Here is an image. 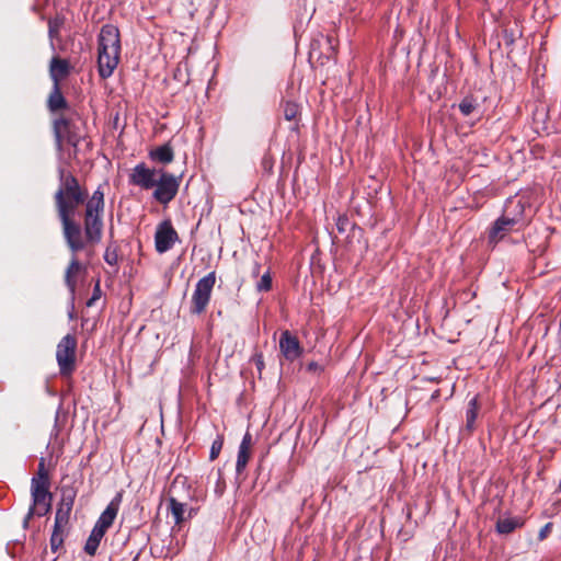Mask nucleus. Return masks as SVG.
Segmentation results:
<instances>
[{
  "instance_id": "nucleus-12",
  "label": "nucleus",
  "mask_w": 561,
  "mask_h": 561,
  "mask_svg": "<svg viewBox=\"0 0 561 561\" xmlns=\"http://www.w3.org/2000/svg\"><path fill=\"white\" fill-rule=\"evenodd\" d=\"M77 253H72V257L65 271V284L73 298L77 290L79 277L85 273L84 265L77 259Z\"/></svg>"
},
{
  "instance_id": "nucleus-9",
  "label": "nucleus",
  "mask_w": 561,
  "mask_h": 561,
  "mask_svg": "<svg viewBox=\"0 0 561 561\" xmlns=\"http://www.w3.org/2000/svg\"><path fill=\"white\" fill-rule=\"evenodd\" d=\"M98 50L121 53L119 30L115 25L105 24L102 26L99 34Z\"/></svg>"
},
{
  "instance_id": "nucleus-14",
  "label": "nucleus",
  "mask_w": 561,
  "mask_h": 561,
  "mask_svg": "<svg viewBox=\"0 0 561 561\" xmlns=\"http://www.w3.org/2000/svg\"><path fill=\"white\" fill-rule=\"evenodd\" d=\"M121 53L99 50L98 71L102 79L110 78L119 62Z\"/></svg>"
},
{
  "instance_id": "nucleus-25",
  "label": "nucleus",
  "mask_w": 561,
  "mask_h": 561,
  "mask_svg": "<svg viewBox=\"0 0 561 561\" xmlns=\"http://www.w3.org/2000/svg\"><path fill=\"white\" fill-rule=\"evenodd\" d=\"M64 531L65 527L56 528V525H54L53 534L50 536V549L55 553L62 549Z\"/></svg>"
},
{
  "instance_id": "nucleus-11",
  "label": "nucleus",
  "mask_w": 561,
  "mask_h": 561,
  "mask_svg": "<svg viewBox=\"0 0 561 561\" xmlns=\"http://www.w3.org/2000/svg\"><path fill=\"white\" fill-rule=\"evenodd\" d=\"M279 350L283 356L289 362H294L302 354L299 340L287 330L280 334Z\"/></svg>"
},
{
  "instance_id": "nucleus-2",
  "label": "nucleus",
  "mask_w": 561,
  "mask_h": 561,
  "mask_svg": "<svg viewBox=\"0 0 561 561\" xmlns=\"http://www.w3.org/2000/svg\"><path fill=\"white\" fill-rule=\"evenodd\" d=\"M53 133L55 145L58 151H62L64 145L67 144L73 148V156H77L78 146L84 137L80 133V127L72 116L60 114L53 121Z\"/></svg>"
},
{
  "instance_id": "nucleus-29",
  "label": "nucleus",
  "mask_w": 561,
  "mask_h": 561,
  "mask_svg": "<svg viewBox=\"0 0 561 561\" xmlns=\"http://www.w3.org/2000/svg\"><path fill=\"white\" fill-rule=\"evenodd\" d=\"M518 36H520V32L516 23L513 27L506 26L502 31V37L506 46H513Z\"/></svg>"
},
{
  "instance_id": "nucleus-21",
  "label": "nucleus",
  "mask_w": 561,
  "mask_h": 561,
  "mask_svg": "<svg viewBox=\"0 0 561 561\" xmlns=\"http://www.w3.org/2000/svg\"><path fill=\"white\" fill-rule=\"evenodd\" d=\"M480 410L478 397H473L469 402L466 411V428L472 432L476 428V420Z\"/></svg>"
},
{
  "instance_id": "nucleus-4",
  "label": "nucleus",
  "mask_w": 561,
  "mask_h": 561,
  "mask_svg": "<svg viewBox=\"0 0 561 561\" xmlns=\"http://www.w3.org/2000/svg\"><path fill=\"white\" fill-rule=\"evenodd\" d=\"M50 485H38L31 483L32 505L23 520L24 528L28 527V523L33 516L43 517L51 510L53 495L49 491Z\"/></svg>"
},
{
  "instance_id": "nucleus-18",
  "label": "nucleus",
  "mask_w": 561,
  "mask_h": 561,
  "mask_svg": "<svg viewBox=\"0 0 561 561\" xmlns=\"http://www.w3.org/2000/svg\"><path fill=\"white\" fill-rule=\"evenodd\" d=\"M47 107L51 113L68 108V102L61 93L60 84H54L48 95Z\"/></svg>"
},
{
  "instance_id": "nucleus-24",
  "label": "nucleus",
  "mask_w": 561,
  "mask_h": 561,
  "mask_svg": "<svg viewBox=\"0 0 561 561\" xmlns=\"http://www.w3.org/2000/svg\"><path fill=\"white\" fill-rule=\"evenodd\" d=\"M283 115L286 121H297L300 111L299 105L291 101H285L282 103Z\"/></svg>"
},
{
  "instance_id": "nucleus-33",
  "label": "nucleus",
  "mask_w": 561,
  "mask_h": 561,
  "mask_svg": "<svg viewBox=\"0 0 561 561\" xmlns=\"http://www.w3.org/2000/svg\"><path fill=\"white\" fill-rule=\"evenodd\" d=\"M256 289L259 291H268L272 289V277L270 272L262 275L261 279L256 283Z\"/></svg>"
},
{
  "instance_id": "nucleus-28",
  "label": "nucleus",
  "mask_w": 561,
  "mask_h": 561,
  "mask_svg": "<svg viewBox=\"0 0 561 561\" xmlns=\"http://www.w3.org/2000/svg\"><path fill=\"white\" fill-rule=\"evenodd\" d=\"M71 511L72 508H66L61 506V504H58L54 523V525H56V528L66 527L68 525Z\"/></svg>"
},
{
  "instance_id": "nucleus-22",
  "label": "nucleus",
  "mask_w": 561,
  "mask_h": 561,
  "mask_svg": "<svg viewBox=\"0 0 561 561\" xmlns=\"http://www.w3.org/2000/svg\"><path fill=\"white\" fill-rule=\"evenodd\" d=\"M168 510L172 514L175 524L180 525L184 522L185 504L178 501L174 496L169 497Z\"/></svg>"
},
{
  "instance_id": "nucleus-43",
  "label": "nucleus",
  "mask_w": 561,
  "mask_h": 561,
  "mask_svg": "<svg viewBox=\"0 0 561 561\" xmlns=\"http://www.w3.org/2000/svg\"><path fill=\"white\" fill-rule=\"evenodd\" d=\"M259 271H260V267H259V266H256V268H255V273L257 274V273H259Z\"/></svg>"
},
{
  "instance_id": "nucleus-27",
  "label": "nucleus",
  "mask_w": 561,
  "mask_h": 561,
  "mask_svg": "<svg viewBox=\"0 0 561 561\" xmlns=\"http://www.w3.org/2000/svg\"><path fill=\"white\" fill-rule=\"evenodd\" d=\"M77 492L72 486H62L59 504L66 508H72Z\"/></svg>"
},
{
  "instance_id": "nucleus-10",
  "label": "nucleus",
  "mask_w": 561,
  "mask_h": 561,
  "mask_svg": "<svg viewBox=\"0 0 561 561\" xmlns=\"http://www.w3.org/2000/svg\"><path fill=\"white\" fill-rule=\"evenodd\" d=\"M516 228H518L516 219H508L502 215L493 222L488 231L489 243L496 244L510 232L516 230Z\"/></svg>"
},
{
  "instance_id": "nucleus-20",
  "label": "nucleus",
  "mask_w": 561,
  "mask_h": 561,
  "mask_svg": "<svg viewBox=\"0 0 561 561\" xmlns=\"http://www.w3.org/2000/svg\"><path fill=\"white\" fill-rule=\"evenodd\" d=\"M523 525L524 520L520 517H504L497 519L495 529L501 535H510Z\"/></svg>"
},
{
  "instance_id": "nucleus-26",
  "label": "nucleus",
  "mask_w": 561,
  "mask_h": 561,
  "mask_svg": "<svg viewBox=\"0 0 561 561\" xmlns=\"http://www.w3.org/2000/svg\"><path fill=\"white\" fill-rule=\"evenodd\" d=\"M36 482L38 485H50L49 474L45 468V460L43 458L41 459V461L38 463L36 476L33 477L31 480V483H36Z\"/></svg>"
},
{
  "instance_id": "nucleus-40",
  "label": "nucleus",
  "mask_w": 561,
  "mask_h": 561,
  "mask_svg": "<svg viewBox=\"0 0 561 561\" xmlns=\"http://www.w3.org/2000/svg\"><path fill=\"white\" fill-rule=\"evenodd\" d=\"M348 224V219L346 217H339L336 227L340 232L345 231V226Z\"/></svg>"
},
{
  "instance_id": "nucleus-35",
  "label": "nucleus",
  "mask_w": 561,
  "mask_h": 561,
  "mask_svg": "<svg viewBox=\"0 0 561 561\" xmlns=\"http://www.w3.org/2000/svg\"><path fill=\"white\" fill-rule=\"evenodd\" d=\"M253 364L255 365L259 374L261 375L264 367H265V364H264V356L262 353H255L253 356H252V359Z\"/></svg>"
},
{
  "instance_id": "nucleus-23",
  "label": "nucleus",
  "mask_w": 561,
  "mask_h": 561,
  "mask_svg": "<svg viewBox=\"0 0 561 561\" xmlns=\"http://www.w3.org/2000/svg\"><path fill=\"white\" fill-rule=\"evenodd\" d=\"M65 16L59 13L48 20V36L51 41L59 39V33L65 25Z\"/></svg>"
},
{
  "instance_id": "nucleus-5",
  "label": "nucleus",
  "mask_w": 561,
  "mask_h": 561,
  "mask_svg": "<svg viewBox=\"0 0 561 561\" xmlns=\"http://www.w3.org/2000/svg\"><path fill=\"white\" fill-rule=\"evenodd\" d=\"M77 345V337L72 334L65 335L57 344L56 359L62 377L71 376L76 369Z\"/></svg>"
},
{
  "instance_id": "nucleus-36",
  "label": "nucleus",
  "mask_w": 561,
  "mask_h": 561,
  "mask_svg": "<svg viewBox=\"0 0 561 561\" xmlns=\"http://www.w3.org/2000/svg\"><path fill=\"white\" fill-rule=\"evenodd\" d=\"M101 297V287H100V280H98L93 288L92 297L87 301L88 307H92L94 302L100 299Z\"/></svg>"
},
{
  "instance_id": "nucleus-39",
  "label": "nucleus",
  "mask_w": 561,
  "mask_h": 561,
  "mask_svg": "<svg viewBox=\"0 0 561 561\" xmlns=\"http://www.w3.org/2000/svg\"><path fill=\"white\" fill-rule=\"evenodd\" d=\"M327 44H328V48L331 50V55L328 56L327 58H330L331 56H335L336 48H335V44H334V38L332 36H327Z\"/></svg>"
},
{
  "instance_id": "nucleus-1",
  "label": "nucleus",
  "mask_w": 561,
  "mask_h": 561,
  "mask_svg": "<svg viewBox=\"0 0 561 561\" xmlns=\"http://www.w3.org/2000/svg\"><path fill=\"white\" fill-rule=\"evenodd\" d=\"M58 178L54 204L65 243L71 253L85 251L91 255L103 238L105 192L99 185L89 196L79 180L64 168L58 170Z\"/></svg>"
},
{
  "instance_id": "nucleus-41",
  "label": "nucleus",
  "mask_w": 561,
  "mask_h": 561,
  "mask_svg": "<svg viewBox=\"0 0 561 561\" xmlns=\"http://www.w3.org/2000/svg\"><path fill=\"white\" fill-rule=\"evenodd\" d=\"M547 107L546 106H540V107H537L534 115H535V121H538L539 117L543 118V116L547 115Z\"/></svg>"
},
{
  "instance_id": "nucleus-6",
  "label": "nucleus",
  "mask_w": 561,
  "mask_h": 561,
  "mask_svg": "<svg viewBox=\"0 0 561 561\" xmlns=\"http://www.w3.org/2000/svg\"><path fill=\"white\" fill-rule=\"evenodd\" d=\"M182 176H176L173 173H170L164 170L159 171V176L157 179V184L154 185V191L152 193V197L162 205H168L172 202L180 188Z\"/></svg>"
},
{
  "instance_id": "nucleus-3",
  "label": "nucleus",
  "mask_w": 561,
  "mask_h": 561,
  "mask_svg": "<svg viewBox=\"0 0 561 561\" xmlns=\"http://www.w3.org/2000/svg\"><path fill=\"white\" fill-rule=\"evenodd\" d=\"M216 284V272H209L195 285L192 294L190 312L194 316L204 313L210 302L211 293Z\"/></svg>"
},
{
  "instance_id": "nucleus-30",
  "label": "nucleus",
  "mask_w": 561,
  "mask_h": 561,
  "mask_svg": "<svg viewBox=\"0 0 561 561\" xmlns=\"http://www.w3.org/2000/svg\"><path fill=\"white\" fill-rule=\"evenodd\" d=\"M458 107L463 116H469L477 110L478 102L473 96H466L461 100Z\"/></svg>"
},
{
  "instance_id": "nucleus-17",
  "label": "nucleus",
  "mask_w": 561,
  "mask_h": 561,
  "mask_svg": "<svg viewBox=\"0 0 561 561\" xmlns=\"http://www.w3.org/2000/svg\"><path fill=\"white\" fill-rule=\"evenodd\" d=\"M251 447H252V436L249 432H247L240 443L238 456H237V463H236V471L238 474H241L250 458H251Z\"/></svg>"
},
{
  "instance_id": "nucleus-38",
  "label": "nucleus",
  "mask_w": 561,
  "mask_h": 561,
  "mask_svg": "<svg viewBox=\"0 0 561 561\" xmlns=\"http://www.w3.org/2000/svg\"><path fill=\"white\" fill-rule=\"evenodd\" d=\"M552 526V523H547L546 525H543L538 533V540H545L551 533Z\"/></svg>"
},
{
  "instance_id": "nucleus-42",
  "label": "nucleus",
  "mask_w": 561,
  "mask_h": 561,
  "mask_svg": "<svg viewBox=\"0 0 561 561\" xmlns=\"http://www.w3.org/2000/svg\"><path fill=\"white\" fill-rule=\"evenodd\" d=\"M312 368H314V364L313 363L309 365V369H312Z\"/></svg>"
},
{
  "instance_id": "nucleus-16",
  "label": "nucleus",
  "mask_w": 561,
  "mask_h": 561,
  "mask_svg": "<svg viewBox=\"0 0 561 561\" xmlns=\"http://www.w3.org/2000/svg\"><path fill=\"white\" fill-rule=\"evenodd\" d=\"M71 71L70 62L67 59L55 56L50 60L49 76L54 84H60L61 80L67 78Z\"/></svg>"
},
{
  "instance_id": "nucleus-15",
  "label": "nucleus",
  "mask_w": 561,
  "mask_h": 561,
  "mask_svg": "<svg viewBox=\"0 0 561 561\" xmlns=\"http://www.w3.org/2000/svg\"><path fill=\"white\" fill-rule=\"evenodd\" d=\"M122 501H123V491H119L111 500V502L108 503L106 508L102 512V514L100 515V517L95 524L107 530L113 525V523L118 514Z\"/></svg>"
},
{
  "instance_id": "nucleus-31",
  "label": "nucleus",
  "mask_w": 561,
  "mask_h": 561,
  "mask_svg": "<svg viewBox=\"0 0 561 561\" xmlns=\"http://www.w3.org/2000/svg\"><path fill=\"white\" fill-rule=\"evenodd\" d=\"M104 261L110 265H117L118 263V245L110 243L104 252Z\"/></svg>"
},
{
  "instance_id": "nucleus-37",
  "label": "nucleus",
  "mask_w": 561,
  "mask_h": 561,
  "mask_svg": "<svg viewBox=\"0 0 561 561\" xmlns=\"http://www.w3.org/2000/svg\"><path fill=\"white\" fill-rule=\"evenodd\" d=\"M106 529L102 528L101 526L99 525H94L91 534H90V537L94 538V539H98V541L101 542L102 538L104 537V535L106 534Z\"/></svg>"
},
{
  "instance_id": "nucleus-34",
  "label": "nucleus",
  "mask_w": 561,
  "mask_h": 561,
  "mask_svg": "<svg viewBox=\"0 0 561 561\" xmlns=\"http://www.w3.org/2000/svg\"><path fill=\"white\" fill-rule=\"evenodd\" d=\"M100 546V541L89 536L84 545V552L89 556H94Z\"/></svg>"
},
{
  "instance_id": "nucleus-8",
  "label": "nucleus",
  "mask_w": 561,
  "mask_h": 561,
  "mask_svg": "<svg viewBox=\"0 0 561 561\" xmlns=\"http://www.w3.org/2000/svg\"><path fill=\"white\" fill-rule=\"evenodd\" d=\"M178 232L170 220H163L157 227L154 233V245L159 253L169 251L178 240Z\"/></svg>"
},
{
  "instance_id": "nucleus-32",
  "label": "nucleus",
  "mask_w": 561,
  "mask_h": 561,
  "mask_svg": "<svg viewBox=\"0 0 561 561\" xmlns=\"http://www.w3.org/2000/svg\"><path fill=\"white\" fill-rule=\"evenodd\" d=\"M224 446V437L221 435H218L216 439L213 442L209 453V459L210 461H214L218 458L221 449Z\"/></svg>"
},
{
  "instance_id": "nucleus-19",
  "label": "nucleus",
  "mask_w": 561,
  "mask_h": 561,
  "mask_svg": "<svg viewBox=\"0 0 561 561\" xmlns=\"http://www.w3.org/2000/svg\"><path fill=\"white\" fill-rule=\"evenodd\" d=\"M149 158L161 164H169L174 160V151L170 142L149 151Z\"/></svg>"
},
{
  "instance_id": "nucleus-7",
  "label": "nucleus",
  "mask_w": 561,
  "mask_h": 561,
  "mask_svg": "<svg viewBox=\"0 0 561 561\" xmlns=\"http://www.w3.org/2000/svg\"><path fill=\"white\" fill-rule=\"evenodd\" d=\"M159 171L149 168L145 162L136 164L128 174V183L141 190L149 191L157 184Z\"/></svg>"
},
{
  "instance_id": "nucleus-13",
  "label": "nucleus",
  "mask_w": 561,
  "mask_h": 561,
  "mask_svg": "<svg viewBox=\"0 0 561 561\" xmlns=\"http://www.w3.org/2000/svg\"><path fill=\"white\" fill-rule=\"evenodd\" d=\"M526 207L527 203L523 198H510L506 202L503 216L508 219L514 218L517 220L518 228H516V231L520 230L527 225Z\"/></svg>"
}]
</instances>
